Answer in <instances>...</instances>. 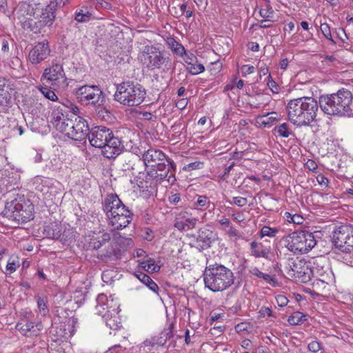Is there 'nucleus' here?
<instances>
[{"mask_svg":"<svg viewBox=\"0 0 353 353\" xmlns=\"http://www.w3.org/2000/svg\"><path fill=\"white\" fill-rule=\"evenodd\" d=\"M125 241L129 245L131 239L121 236L119 232L113 230H102L92 232L86 236L84 246L87 250L97 251L99 259L106 260L117 256L123 248L122 244Z\"/></svg>","mask_w":353,"mask_h":353,"instance_id":"nucleus-1","label":"nucleus"},{"mask_svg":"<svg viewBox=\"0 0 353 353\" xmlns=\"http://www.w3.org/2000/svg\"><path fill=\"white\" fill-rule=\"evenodd\" d=\"M148 176L157 182L166 181L169 185L176 182V165L161 150L149 149L142 155Z\"/></svg>","mask_w":353,"mask_h":353,"instance_id":"nucleus-2","label":"nucleus"},{"mask_svg":"<svg viewBox=\"0 0 353 353\" xmlns=\"http://www.w3.org/2000/svg\"><path fill=\"white\" fill-rule=\"evenodd\" d=\"M319 110V103L310 97L291 99L286 105L289 121L294 125L307 126L314 121Z\"/></svg>","mask_w":353,"mask_h":353,"instance_id":"nucleus-3","label":"nucleus"},{"mask_svg":"<svg viewBox=\"0 0 353 353\" xmlns=\"http://www.w3.org/2000/svg\"><path fill=\"white\" fill-rule=\"evenodd\" d=\"M88 138L91 145L102 149V154L107 159L116 158L124 149L120 139L114 137L112 131L105 126L92 128Z\"/></svg>","mask_w":353,"mask_h":353,"instance_id":"nucleus-4","label":"nucleus"},{"mask_svg":"<svg viewBox=\"0 0 353 353\" xmlns=\"http://www.w3.org/2000/svg\"><path fill=\"white\" fill-rule=\"evenodd\" d=\"M319 106L327 114L340 117H353V96L346 89L339 90L336 93L322 96Z\"/></svg>","mask_w":353,"mask_h":353,"instance_id":"nucleus-5","label":"nucleus"},{"mask_svg":"<svg viewBox=\"0 0 353 353\" xmlns=\"http://www.w3.org/2000/svg\"><path fill=\"white\" fill-rule=\"evenodd\" d=\"M203 275L205 287L214 292L228 290L234 284L235 279L230 268L219 263L206 266Z\"/></svg>","mask_w":353,"mask_h":353,"instance_id":"nucleus-6","label":"nucleus"},{"mask_svg":"<svg viewBox=\"0 0 353 353\" xmlns=\"http://www.w3.org/2000/svg\"><path fill=\"white\" fill-rule=\"evenodd\" d=\"M103 210L114 231L127 227L132 219V213L117 194H111L105 197Z\"/></svg>","mask_w":353,"mask_h":353,"instance_id":"nucleus-7","label":"nucleus"},{"mask_svg":"<svg viewBox=\"0 0 353 353\" xmlns=\"http://www.w3.org/2000/svg\"><path fill=\"white\" fill-rule=\"evenodd\" d=\"M145 89L132 81H123L117 85L114 99L128 107L139 105L145 99Z\"/></svg>","mask_w":353,"mask_h":353,"instance_id":"nucleus-8","label":"nucleus"},{"mask_svg":"<svg viewBox=\"0 0 353 353\" xmlns=\"http://www.w3.org/2000/svg\"><path fill=\"white\" fill-rule=\"evenodd\" d=\"M34 207L23 196H19L6 202L2 212L4 216L17 223H26L33 219Z\"/></svg>","mask_w":353,"mask_h":353,"instance_id":"nucleus-9","label":"nucleus"},{"mask_svg":"<svg viewBox=\"0 0 353 353\" xmlns=\"http://www.w3.org/2000/svg\"><path fill=\"white\" fill-rule=\"evenodd\" d=\"M138 58L150 70L161 68L168 70L172 65L170 57L159 48L152 45L144 46Z\"/></svg>","mask_w":353,"mask_h":353,"instance_id":"nucleus-10","label":"nucleus"},{"mask_svg":"<svg viewBox=\"0 0 353 353\" xmlns=\"http://www.w3.org/2000/svg\"><path fill=\"white\" fill-rule=\"evenodd\" d=\"M285 247L294 254H305L311 250L316 244L312 233L300 230L296 231L284 239Z\"/></svg>","mask_w":353,"mask_h":353,"instance_id":"nucleus-11","label":"nucleus"},{"mask_svg":"<svg viewBox=\"0 0 353 353\" xmlns=\"http://www.w3.org/2000/svg\"><path fill=\"white\" fill-rule=\"evenodd\" d=\"M285 273L292 279L301 283H307L311 279L312 271L319 273L316 270H311L308 264L298 258L288 259L284 266Z\"/></svg>","mask_w":353,"mask_h":353,"instance_id":"nucleus-12","label":"nucleus"},{"mask_svg":"<svg viewBox=\"0 0 353 353\" xmlns=\"http://www.w3.org/2000/svg\"><path fill=\"white\" fill-rule=\"evenodd\" d=\"M41 81L43 83L50 84L54 90L68 86L67 77L63 65L54 61L44 70Z\"/></svg>","mask_w":353,"mask_h":353,"instance_id":"nucleus-13","label":"nucleus"},{"mask_svg":"<svg viewBox=\"0 0 353 353\" xmlns=\"http://www.w3.org/2000/svg\"><path fill=\"white\" fill-rule=\"evenodd\" d=\"M89 127L87 121L81 117H75L74 120L70 119L63 132L69 138L82 141L88 136Z\"/></svg>","mask_w":353,"mask_h":353,"instance_id":"nucleus-14","label":"nucleus"},{"mask_svg":"<svg viewBox=\"0 0 353 353\" xmlns=\"http://www.w3.org/2000/svg\"><path fill=\"white\" fill-rule=\"evenodd\" d=\"M79 101L85 104H95L99 100L102 91L97 85H83L76 92Z\"/></svg>","mask_w":353,"mask_h":353,"instance_id":"nucleus-15","label":"nucleus"},{"mask_svg":"<svg viewBox=\"0 0 353 353\" xmlns=\"http://www.w3.org/2000/svg\"><path fill=\"white\" fill-rule=\"evenodd\" d=\"M50 54L48 41L43 40L38 42L30 51L28 57L32 64H39L46 59Z\"/></svg>","mask_w":353,"mask_h":353,"instance_id":"nucleus-16","label":"nucleus"},{"mask_svg":"<svg viewBox=\"0 0 353 353\" xmlns=\"http://www.w3.org/2000/svg\"><path fill=\"white\" fill-rule=\"evenodd\" d=\"M97 310L99 314H103V312L110 310L111 312L117 313L119 312L120 304L113 296H107L104 294H100L97 298Z\"/></svg>","mask_w":353,"mask_h":353,"instance_id":"nucleus-17","label":"nucleus"},{"mask_svg":"<svg viewBox=\"0 0 353 353\" xmlns=\"http://www.w3.org/2000/svg\"><path fill=\"white\" fill-rule=\"evenodd\" d=\"M198 219L187 211H181L176 215L174 227L181 231H188L195 228Z\"/></svg>","mask_w":353,"mask_h":353,"instance_id":"nucleus-18","label":"nucleus"},{"mask_svg":"<svg viewBox=\"0 0 353 353\" xmlns=\"http://www.w3.org/2000/svg\"><path fill=\"white\" fill-rule=\"evenodd\" d=\"M352 228V225H342L335 228L332 234V242L335 248L340 249L344 247L348 235Z\"/></svg>","mask_w":353,"mask_h":353,"instance_id":"nucleus-19","label":"nucleus"},{"mask_svg":"<svg viewBox=\"0 0 353 353\" xmlns=\"http://www.w3.org/2000/svg\"><path fill=\"white\" fill-rule=\"evenodd\" d=\"M15 328L23 336H37L39 334L41 330L43 329V325L41 322L34 323L32 321H28L25 324H23L21 322H18L16 324Z\"/></svg>","mask_w":353,"mask_h":353,"instance_id":"nucleus-20","label":"nucleus"},{"mask_svg":"<svg viewBox=\"0 0 353 353\" xmlns=\"http://www.w3.org/2000/svg\"><path fill=\"white\" fill-rule=\"evenodd\" d=\"M51 123L60 132H63L69 119L66 118L65 112L60 106L54 107L51 114Z\"/></svg>","mask_w":353,"mask_h":353,"instance_id":"nucleus-21","label":"nucleus"},{"mask_svg":"<svg viewBox=\"0 0 353 353\" xmlns=\"http://www.w3.org/2000/svg\"><path fill=\"white\" fill-rule=\"evenodd\" d=\"M119 312H117V313H114L111 312L110 310H108L103 312V314H101L103 316L106 326L110 330H117L122 327L121 318L118 315Z\"/></svg>","mask_w":353,"mask_h":353,"instance_id":"nucleus-22","label":"nucleus"},{"mask_svg":"<svg viewBox=\"0 0 353 353\" xmlns=\"http://www.w3.org/2000/svg\"><path fill=\"white\" fill-rule=\"evenodd\" d=\"M196 201L192 203V208L198 211L205 210H212L214 208V204L211 202L206 195H196Z\"/></svg>","mask_w":353,"mask_h":353,"instance_id":"nucleus-23","label":"nucleus"},{"mask_svg":"<svg viewBox=\"0 0 353 353\" xmlns=\"http://www.w3.org/2000/svg\"><path fill=\"white\" fill-rule=\"evenodd\" d=\"M251 255L256 258L268 259L270 248L265 247L263 243L254 241L250 243Z\"/></svg>","mask_w":353,"mask_h":353,"instance_id":"nucleus-24","label":"nucleus"},{"mask_svg":"<svg viewBox=\"0 0 353 353\" xmlns=\"http://www.w3.org/2000/svg\"><path fill=\"white\" fill-rule=\"evenodd\" d=\"M61 232L62 227L57 223H52L44 228V234L49 239H58L61 237Z\"/></svg>","mask_w":353,"mask_h":353,"instance_id":"nucleus-25","label":"nucleus"},{"mask_svg":"<svg viewBox=\"0 0 353 353\" xmlns=\"http://www.w3.org/2000/svg\"><path fill=\"white\" fill-rule=\"evenodd\" d=\"M49 185L50 180L48 178L40 176L34 177L32 181V185L34 190L41 192L43 194L48 192Z\"/></svg>","mask_w":353,"mask_h":353,"instance_id":"nucleus-26","label":"nucleus"},{"mask_svg":"<svg viewBox=\"0 0 353 353\" xmlns=\"http://www.w3.org/2000/svg\"><path fill=\"white\" fill-rule=\"evenodd\" d=\"M139 266L150 273L157 272L161 269V265L156 263L155 260L152 258H148L146 260L139 262Z\"/></svg>","mask_w":353,"mask_h":353,"instance_id":"nucleus-27","label":"nucleus"},{"mask_svg":"<svg viewBox=\"0 0 353 353\" xmlns=\"http://www.w3.org/2000/svg\"><path fill=\"white\" fill-rule=\"evenodd\" d=\"M55 11L54 8H50L49 6L42 12L41 15V21L44 25L51 26L56 17Z\"/></svg>","mask_w":353,"mask_h":353,"instance_id":"nucleus-28","label":"nucleus"},{"mask_svg":"<svg viewBox=\"0 0 353 353\" xmlns=\"http://www.w3.org/2000/svg\"><path fill=\"white\" fill-rule=\"evenodd\" d=\"M330 281V276H327L325 274H321L320 277L314 281L312 283L313 288L317 291H323Z\"/></svg>","mask_w":353,"mask_h":353,"instance_id":"nucleus-29","label":"nucleus"},{"mask_svg":"<svg viewBox=\"0 0 353 353\" xmlns=\"http://www.w3.org/2000/svg\"><path fill=\"white\" fill-rule=\"evenodd\" d=\"M91 13L85 6L81 7L75 12V20L79 23L87 22L90 19Z\"/></svg>","mask_w":353,"mask_h":353,"instance_id":"nucleus-30","label":"nucleus"},{"mask_svg":"<svg viewBox=\"0 0 353 353\" xmlns=\"http://www.w3.org/2000/svg\"><path fill=\"white\" fill-rule=\"evenodd\" d=\"M339 250L341 252L338 254L339 260L350 266H353V250H345L344 248Z\"/></svg>","mask_w":353,"mask_h":353,"instance_id":"nucleus-31","label":"nucleus"},{"mask_svg":"<svg viewBox=\"0 0 353 353\" xmlns=\"http://www.w3.org/2000/svg\"><path fill=\"white\" fill-rule=\"evenodd\" d=\"M168 43L169 45V47L174 53L178 54L180 57H183L184 54H185V48L183 46L181 43H179L175 39L172 38L170 39L168 41Z\"/></svg>","mask_w":353,"mask_h":353,"instance_id":"nucleus-32","label":"nucleus"},{"mask_svg":"<svg viewBox=\"0 0 353 353\" xmlns=\"http://www.w3.org/2000/svg\"><path fill=\"white\" fill-rule=\"evenodd\" d=\"M20 262L17 256H12L9 258L5 273L7 274H11L14 272L19 267Z\"/></svg>","mask_w":353,"mask_h":353,"instance_id":"nucleus-33","label":"nucleus"},{"mask_svg":"<svg viewBox=\"0 0 353 353\" xmlns=\"http://www.w3.org/2000/svg\"><path fill=\"white\" fill-rule=\"evenodd\" d=\"M305 321V315L299 311L293 312L288 319V323L292 325H301Z\"/></svg>","mask_w":353,"mask_h":353,"instance_id":"nucleus-34","label":"nucleus"},{"mask_svg":"<svg viewBox=\"0 0 353 353\" xmlns=\"http://www.w3.org/2000/svg\"><path fill=\"white\" fill-rule=\"evenodd\" d=\"M274 131L275 134H277L279 137L283 138H288L292 134L289 125L286 123H283L276 125L274 128Z\"/></svg>","mask_w":353,"mask_h":353,"instance_id":"nucleus-35","label":"nucleus"},{"mask_svg":"<svg viewBox=\"0 0 353 353\" xmlns=\"http://www.w3.org/2000/svg\"><path fill=\"white\" fill-rule=\"evenodd\" d=\"M40 92L42 93V94L48 99L52 101H58V97L54 92V90L52 86H41L39 88Z\"/></svg>","mask_w":353,"mask_h":353,"instance_id":"nucleus-36","label":"nucleus"},{"mask_svg":"<svg viewBox=\"0 0 353 353\" xmlns=\"http://www.w3.org/2000/svg\"><path fill=\"white\" fill-rule=\"evenodd\" d=\"M284 219L289 223H293L296 225H301L304 222V218L298 214H292L285 212L283 216Z\"/></svg>","mask_w":353,"mask_h":353,"instance_id":"nucleus-37","label":"nucleus"},{"mask_svg":"<svg viewBox=\"0 0 353 353\" xmlns=\"http://www.w3.org/2000/svg\"><path fill=\"white\" fill-rule=\"evenodd\" d=\"M279 232V229L276 228H271L268 225H264L259 232L260 238L265 236L274 237Z\"/></svg>","mask_w":353,"mask_h":353,"instance_id":"nucleus-38","label":"nucleus"},{"mask_svg":"<svg viewBox=\"0 0 353 353\" xmlns=\"http://www.w3.org/2000/svg\"><path fill=\"white\" fill-rule=\"evenodd\" d=\"M187 70L192 75H196L204 72L205 67L203 64L199 63L198 61H196V62L188 65Z\"/></svg>","mask_w":353,"mask_h":353,"instance_id":"nucleus-39","label":"nucleus"},{"mask_svg":"<svg viewBox=\"0 0 353 353\" xmlns=\"http://www.w3.org/2000/svg\"><path fill=\"white\" fill-rule=\"evenodd\" d=\"M320 30L328 41L332 44H336V41L332 38L330 27L327 23H321Z\"/></svg>","mask_w":353,"mask_h":353,"instance_id":"nucleus-40","label":"nucleus"},{"mask_svg":"<svg viewBox=\"0 0 353 353\" xmlns=\"http://www.w3.org/2000/svg\"><path fill=\"white\" fill-rule=\"evenodd\" d=\"M37 307L39 312L42 314L43 316H45L48 312L47 301L41 296H36Z\"/></svg>","mask_w":353,"mask_h":353,"instance_id":"nucleus-41","label":"nucleus"},{"mask_svg":"<svg viewBox=\"0 0 353 353\" xmlns=\"http://www.w3.org/2000/svg\"><path fill=\"white\" fill-rule=\"evenodd\" d=\"M267 85L274 94H278L280 92V86L272 79L270 74L268 77Z\"/></svg>","mask_w":353,"mask_h":353,"instance_id":"nucleus-42","label":"nucleus"},{"mask_svg":"<svg viewBox=\"0 0 353 353\" xmlns=\"http://www.w3.org/2000/svg\"><path fill=\"white\" fill-rule=\"evenodd\" d=\"M230 204H234L237 205L238 207H243L247 205L248 200L245 197L242 196H234L232 198V201H227Z\"/></svg>","mask_w":353,"mask_h":353,"instance_id":"nucleus-43","label":"nucleus"},{"mask_svg":"<svg viewBox=\"0 0 353 353\" xmlns=\"http://www.w3.org/2000/svg\"><path fill=\"white\" fill-rule=\"evenodd\" d=\"M203 168V163L200 161H194L185 165L183 170L184 171L190 172L195 170H199Z\"/></svg>","mask_w":353,"mask_h":353,"instance_id":"nucleus-44","label":"nucleus"},{"mask_svg":"<svg viewBox=\"0 0 353 353\" xmlns=\"http://www.w3.org/2000/svg\"><path fill=\"white\" fill-rule=\"evenodd\" d=\"M225 232L230 238L240 239L241 237V232L232 225L225 230Z\"/></svg>","mask_w":353,"mask_h":353,"instance_id":"nucleus-45","label":"nucleus"},{"mask_svg":"<svg viewBox=\"0 0 353 353\" xmlns=\"http://www.w3.org/2000/svg\"><path fill=\"white\" fill-rule=\"evenodd\" d=\"M68 3L69 0H52L49 6L55 11L57 9L63 8Z\"/></svg>","mask_w":353,"mask_h":353,"instance_id":"nucleus-46","label":"nucleus"},{"mask_svg":"<svg viewBox=\"0 0 353 353\" xmlns=\"http://www.w3.org/2000/svg\"><path fill=\"white\" fill-rule=\"evenodd\" d=\"M240 72L242 76L245 77L248 74H253L255 72V68L250 65H243L241 67Z\"/></svg>","mask_w":353,"mask_h":353,"instance_id":"nucleus-47","label":"nucleus"},{"mask_svg":"<svg viewBox=\"0 0 353 353\" xmlns=\"http://www.w3.org/2000/svg\"><path fill=\"white\" fill-rule=\"evenodd\" d=\"M307 348L310 352L316 353L322 348V345L317 341H312L308 344Z\"/></svg>","mask_w":353,"mask_h":353,"instance_id":"nucleus-48","label":"nucleus"},{"mask_svg":"<svg viewBox=\"0 0 353 353\" xmlns=\"http://www.w3.org/2000/svg\"><path fill=\"white\" fill-rule=\"evenodd\" d=\"M134 276L137 278L142 283L145 284V285L148 284L149 281L150 280V277L147 275L146 274L142 272H135L134 274Z\"/></svg>","mask_w":353,"mask_h":353,"instance_id":"nucleus-49","label":"nucleus"},{"mask_svg":"<svg viewBox=\"0 0 353 353\" xmlns=\"http://www.w3.org/2000/svg\"><path fill=\"white\" fill-rule=\"evenodd\" d=\"M344 249L345 250H353V227L350 231L346 241L344 243Z\"/></svg>","mask_w":353,"mask_h":353,"instance_id":"nucleus-50","label":"nucleus"},{"mask_svg":"<svg viewBox=\"0 0 353 353\" xmlns=\"http://www.w3.org/2000/svg\"><path fill=\"white\" fill-rule=\"evenodd\" d=\"M259 14L263 18H269L272 16L273 10L269 6H267L266 8L260 9Z\"/></svg>","mask_w":353,"mask_h":353,"instance_id":"nucleus-51","label":"nucleus"},{"mask_svg":"<svg viewBox=\"0 0 353 353\" xmlns=\"http://www.w3.org/2000/svg\"><path fill=\"white\" fill-rule=\"evenodd\" d=\"M276 301L279 307H284V306L287 305V304L288 303V298L285 295H283V294H278L276 296Z\"/></svg>","mask_w":353,"mask_h":353,"instance_id":"nucleus-52","label":"nucleus"},{"mask_svg":"<svg viewBox=\"0 0 353 353\" xmlns=\"http://www.w3.org/2000/svg\"><path fill=\"white\" fill-rule=\"evenodd\" d=\"M184 55H185L184 61H185V63L187 64V65L191 63H194L197 61L196 57L193 53H186L185 52V54Z\"/></svg>","mask_w":353,"mask_h":353,"instance_id":"nucleus-53","label":"nucleus"},{"mask_svg":"<svg viewBox=\"0 0 353 353\" xmlns=\"http://www.w3.org/2000/svg\"><path fill=\"white\" fill-rule=\"evenodd\" d=\"M269 117H267L265 120L263 121V124L265 125L271 124L273 121L276 120L277 114L276 112H272L268 114Z\"/></svg>","mask_w":353,"mask_h":353,"instance_id":"nucleus-54","label":"nucleus"},{"mask_svg":"<svg viewBox=\"0 0 353 353\" xmlns=\"http://www.w3.org/2000/svg\"><path fill=\"white\" fill-rule=\"evenodd\" d=\"M316 181L318 182V183L323 186H325V187H328V184H329V180L327 177H325L324 175L323 174H319L317 176H316Z\"/></svg>","mask_w":353,"mask_h":353,"instance_id":"nucleus-55","label":"nucleus"},{"mask_svg":"<svg viewBox=\"0 0 353 353\" xmlns=\"http://www.w3.org/2000/svg\"><path fill=\"white\" fill-rule=\"evenodd\" d=\"M311 270H316L317 271H319L318 272L319 273H317L316 272H314V271H312V274L316 275V276H318V278L320 277L321 274H325V275H327V276H329L330 271H329L328 268H327L325 270H323V268L319 269V267L317 266V267H313L312 268H311Z\"/></svg>","mask_w":353,"mask_h":353,"instance_id":"nucleus-56","label":"nucleus"},{"mask_svg":"<svg viewBox=\"0 0 353 353\" xmlns=\"http://www.w3.org/2000/svg\"><path fill=\"white\" fill-rule=\"evenodd\" d=\"M259 314L261 316H271L272 315V312L270 308L268 307H263L259 310Z\"/></svg>","mask_w":353,"mask_h":353,"instance_id":"nucleus-57","label":"nucleus"},{"mask_svg":"<svg viewBox=\"0 0 353 353\" xmlns=\"http://www.w3.org/2000/svg\"><path fill=\"white\" fill-rule=\"evenodd\" d=\"M1 45V51L3 53H8L9 51V43L8 40L6 38H3L0 41Z\"/></svg>","mask_w":353,"mask_h":353,"instance_id":"nucleus-58","label":"nucleus"},{"mask_svg":"<svg viewBox=\"0 0 353 353\" xmlns=\"http://www.w3.org/2000/svg\"><path fill=\"white\" fill-rule=\"evenodd\" d=\"M188 101L186 98L181 99L176 103V106L180 110H183L188 105Z\"/></svg>","mask_w":353,"mask_h":353,"instance_id":"nucleus-59","label":"nucleus"},{"mask_svg":"<svg viewBox=\"0 0 353 353\" xmlns=\"http://www.w3.org/2000/svg\"><path fill=\"white\" fill-rule=\"evenodd\" d=\"M219 223L223 227L225 230L231 225L230 219L225 216H223L222 219L219 220Z\"/></svg>","mask_w":353,"mask_h":353,"instance_id":"nucleus-60","label":"nucleus"},{"mask_svg":"<svg viewBox=\"0 0 353 353\" xmlns=\"http://www.w3.org/2000/svg\"><path fill=\"white\" fill-rule=\"evenodd\" d=\"M123 347L121 345H114L110 347L105 353H119V352L122 351Z\"/></svg>","mask_w":353,"mask_h":353,"instance_id":"nucleus-61","label":"nucleus"},{"mask_svg":"<svg viewBox=\"0 0 353 353\" xmlns=\"http://www.w3.org/2000/svg\"><path fill=\"white\" fill-rule=\"evenodd\" d=\"M305 166L311 171H314L318 168L316 163L312 159L307 160L305 163Z\"/></svg>","mask_w":353,"mask_h":353,"instance_id":"nucleus-62","label":"nucleus"},{"mask_svg":"<svg viewBox=\"0 0 353 353\" xmlns=\"http://www.w3.org/2000/svg\"><path fill=\"white\" fill-rule=\"evenodd\" d=\"M146 286L152 292H157L159 290V287L157 284L150 279Z\"/></svg>","mask_w":353,"mask_h":353,"instance_id":"nucleus-63","label":"nucleus"},{"mask_svg":"<svg viewBox=\"0 0 353 353\" xmlns=\"http://www.w3.org/2000/svg\"><path fill=\"white\" fill-rule=\"evenodd\" d=\"M180 200V194L178 193L174 194L169 197V201L172 204H177Z\"/></svg>","mask_w":353,"mask_h":353,"instance_id":"nucleus-64","label":"nucleus"}]
</instances>
